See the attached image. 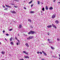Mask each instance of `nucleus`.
<instances>
[{
  "label": "nucleus",
  "mask_w": 60,
  "mask_h": 60,
  "mask_svg": "<svg viewBox=\"0 0 60 60\" xmlns=\"http://www.w3.org/2000/svg\"><path fill=\"white\" fill-rule=\"evenodd\" d=\"M55 23L56 24H58L59 23V22L57 20H56L55 21Z\"/></svg>",
  "instance_id": "423d86ee"
},
{
  "label": "nucleus",
  "mask_w": 60,
  "mask_h": 60,
  "mask_svg": "<svg viewBox=\"0 0 60 60\" xmlns=\"http://www.w3.org/2000/svg\"><path fill=\"white\" fill-rule=\"evenodd\" d=\"M28 21H29V22H32V21H31V20L30 19H28Z\"/></svg>",
  "instance_id": "ddd939ff"
},
{
  "label": "nucleus",
  "mask_w": 60,
  "mask_h": 60,
  "mask_svg": "<svg viewBox=\"0 0 60 60\" xmlns=\"http://www.w3.org/2000/svg\"><path fill=\"white\" fill-rule=\"evenodd\" d=\"M18 41L19 42V40H18Z\"/></svg>",
  "instance_id": "f704fd0d"
},
{
  "label": "nucleus",
  "mask_w": 60,
  "mask_h": 60,
  "mask_svg": "<svg viewBox=\"0 0 60 60\" xmlns=\"http://www.w3.org/2000/svg\"><path fill=\"white\" fill-rule=\"evenodd\" d=\"M53 2H56V0H53Z\"/></svg>",
  "instance_id": "72a5a7b5"
},
{
  "label": "nucleus",
  "mask_w": 60,
  "mask_h": 60,
  "mask_svg": "<svg viewBox=\"0 0 60 60\" xmlns=\"http://www.w3.org/2000/svg\"><path fill=\"white\" fill-rule=\"evenodd\" d=\"M55 17H56V15L55 14L53 15L52 16V19H54L55 18Z\"/></svg>",
  "instance_id": "20e7f679"
},
{
  "label": "nucleus",
  "mask_w": 60,
  "mask_h": 60,
  "mask_svg": "<svg viewBox=\"0 0 60 60\" xmlns=\"http://www.w3.org/2000/svg\"><path fill=\"white\" fill-rule=\"evenodd\" d=\"M1 42H0V44H1Z\"/></svg>",
  "instance_id": "4d7b16f0"
},
{
  "label": "nucleus",
  "mask_w": 60,
  "mask_h": 60,
  "mask_svg": "<svg viewBox=\"0 0 60 60\" xmlns=\"http://www.w3.org/2000/svg\"><path fill=\"white\" fill-rule=\"evenodd\" d=\"M48 41H49L50 40H49V39H48Z\"/></svg>",
  "instance_id": "09e8293b"
},
{
  "label": "nucleus",
  "mask_w": 60,
  "mask_h": 60,
  "mask_svg": "<svg viewBox=\"0 0 60 60\" xmlns=\"http://www.w3.org/2000/svg\"><path fill=\"white\" fill-rule=\"evenodd\" d=\"M42 11H44V8H42Z\"/></svg>",
  "instance_id": "aec40b11"
},
{
  "label": "nucleus",
  "mask_w": 60,
  "mask_h": 60,
  "mask_svg": "<svg viewBox=\"0 0 60 60\" xmlns=\"http://www.w3.org/2000/svg\"><path fill=\"white\" fill-rule=\"evenodd\" d=\"M34 38L33 36H30L27 38V39L28 40H30V39H32V38Z\"/></svg>",
  "instance_id": "f03ea898"
},
{
  "label": "nucleus",
  "mask_w": 60,
  "mask_h": 60,
  "mask_svg": "<svg viewBox=\"0 0 60 60\" xmlns=\"http://www.w3.org/2000/svg\"><path fill=\"white\" fill-rule=\"evenodd\" d=\"M10 55V56H11V55Z\"/></svg>",
  "instance_id": "052dcab7"
},
{
  "label": "nucleus",
  "mask_w": 60,
  "mask_h": 60,
  "mask_svg": "<svg viewBox=\"0 0 60 60\" xmlns=\"http://www.w3.org/2000/svg\"><path fill=\"white\" fill-rule=\"evenodd\" d=\"M23 8H24V9H25V10H26V7H24Z\"/></svg>",
  "instance_id": "c85d7f7f"
},
{
  "label": "nucleus",
  "mask_w": 60,
  "mask_h": 60,
  "mask_svg": "<svg viewBox=\"0 0 60 60\" xmlns=\"http://www.w3.org/2000/svg\"><path fill=\"white\" fill-rule=\"evenodd\" d=\"M11 13H16V12H15V11H11Z\"/></svg>",
  "instance_id": "39448f33"
},
{
  "label": "nucleus",
  "mask_w": 60,
  "mask_h": 60,
  "mask_svg": "<svg viewBox=\"0 0 60 60\" xmlns=\"http://www.w3.org/2000/svg\"><path fill=\"white\" fill-rule=\"evenodd\" d=\"M51 49H55L53 47H51Z\"/></svg>",
  "instance_id": "6ab92c4d"
},
{
  "label": "nucleus",
  "mask_w": 60,
  "mask_h": 60,
  "mask_svg": "<svg viewBox=\"0 0 60 60\" xmlns=\"http://www.w3.org/2000/svg\"><path fill=\"white\" fill-rule=\"evenodd\" d=\"M25 54L26 55H28V53L27 52H26Z\"/></svg>",
  "instance_id": "b1692460"
},
{
  "label": "nucleus",
  "mask_w": 60,
  "mask_h": 60,
  "mask_svg": "<svg viewBox=\"0 0 60 60\" xmlns=\"http://www.w3.org/2000/svg\"><path fill=\"white\" fill-rule=\"evenodd\" d=\"M33 6V4L31 5V7H32Z\"/></svg>",
  "instance_id": "4c0bfd02"
},
{
  "label": "nucleus",
  "mask_w": 60,
  "mask_h": 60,
  "mask_svg": "<svg viewBox=\"0 0 60 60\" xmlns=\"http://www.w3.org/2000/svg\"><path fill=\"white\" fill-rule=\"evenodd\" d=\"M6 6V7H8V8H11V7H10V6H9V5H5Z\"/></svg>",
  "instance_id": "9b49d317"
},
{
  "label": "nucleus",
  "mask_w": 60,
  "mask_h": 60,
  "mask_svg": "<svg viewBox=\"0 0 60 60\" xmlns=\"http://www.w3.org/2000/svg\"><path fill=\"white\" fill-rule=\"evenodd\" d=\"M18 36H19V34H18Z\"/></svg>",
  "instance_id": "864d4df0"
},
{
  "label": "nucleus",
  "mask_w": 60,
  "mask_h": 60,
  "mask_svg": "<svg viewBox=\"0 0 60 60\" xmlns=\"http://www.w3.org/2000/svg\"><path fill=\"white\" fill-rule=\"evenodd\" d=\"M12 30V29H10L9 30V31H11Z\"/></svg>",
  "instance_id": "58836bf2"
},
{
  "label": "nucleus",
  "mask_w": 60,
  "mask_h": 60,
  "mask_svg": "<svg viewBox=\"0 0 60 60\" xmlns=\"http://www.w3.org/2000/svg\"><path fill=\"white\" fill-rule=\"evenodd\" d=\"M30 12L31 13H34V11H31Z\"/></svg>",
  "instance_id": "393cba45"
},
{
  "label": "nucleus",
  "mask_w": 60,
  "mask_h": 60,
  "mask_svg": "<svg viewBox=\"0 0 60 60\" xmlns=\"http://www.w3.org/2000/svg\"><path fill=\"white\" fill-rule=\"evenodd\" d=\"M21 27H22V25H20L19 26V28H21Z\"/></svg>",
  "instance_id": "a211bd4d"
},
{
  "label": "nucleus",
  "mask_w": 60,
  "mask_h": 60,
  "mask_svg": "<svg viewBox=\"0 0 60 60\" xmlns=\"http://www.w3.org/2000/svg\"><path fill=\"white\" fill-rule=\"evenodd\" d=\"M38 4H40V1H38Z\"/></svg>",
  "instance_id": "5701e85b"
},
{
  "label": "nucleus",
  "mask_w": 60,
  "mask_h": 60,
  "mask_svg": "<svg viewBox=\"0 0 60 60\" xmlns=\"http://www.w3.org/2000/svg\"><path fill=\"white\" fill-rule=\"evenodd\" d=\"M37 54H39V53H40V52H37Z\"/></svg>",
  "instance_id": "7c9ffc66"
},
{
  "label": "nucleus",
  "mask_w": 60,
  "mask_h": 60,
  "mask_svg": "<svg viewBox=\"0 0 60 60\" xmlns=\"http://www.w3.org/2000/svg\"><path fill=\"white\" fill-rule=\"evenodd\" d=\"M4 10H6V11H7V8H6L4 9Z\"/></svg>",
  "instance_id": "c756f323"
},
{
  "label": "nucleus",
  "mask_w": 60,
  "mask_h": 60,
  "mask_svg": "<svg viewBox=\"0 0 60 60\" xmlns=\"http://www.w3.org/2000/svg\"><path fill=\"white\" fill-rule=\"evenodd\" d=\"M40 3L41 4H43V3L42 2H41Z\"/></svg>",
  "instance_id": "37998d69"
},
{
  "label": "nucleus",
  "mask_w": 60,
  "mask_h": 60,
  "mask_svg": "<svg viewBox=\"0 0 60 60\" xmlns=\"http://www.w3.org/2000/svg\"><path fill=\"white\" fill-rule=\"evenodd\" d=\"M3 33H4L5 32V31H4V30H3Z\"/></svg>",
  "instance_id": "c03bdc74"
},
{
  "label": "nucleus",
  "mask_w": 60,
  "mask_h": 60,
  "mask_svg": "<svg viewBox=\"0 0 60 60\" xmlns=\"http://www.w3.org/2000/svg\"><path fill=\"white\" fill-rule=\"evenodd\" d=\"M30 27H31V28H33V27L32 26H30Z\"/></svg>",
  "instance_id": "49530a36"
},
{
  "label": "nucleus",
  "mask_w": 60,
  "mask_h": 60,
  "mask_svg": "<svg viewBox=\"0 0 60 60\" xmlns=\"http://www.w3.org/2000/svg\"><path fill=\"white\" fill-rule=\"evenodd\" d=\"M42 53H43L44 54V55H45V56H47V54H46V53L45 52H44V51H42Z\"/></svg>",
  "instance_id": "6e6552de"
},
{
  "label": "nucleus",
  "mask_w": 60,
  "mask_h": 60,
  "mask_svg": "<svg viewBox=\"0 0 60 60\" xmlns=\"http://www.w3.org/2000/svg\"><path fill=\"white\" fill-rule=\"evenodd\" d=\"M5 15V14H4V15Z\"/></svg>",
  "instance_id": "bf43d9fd"
},
{
  "label": "nucleus",
  "mask_w": 60,
  "mask_h": 60,
  "mask_svg": "<svg viewBox=\"0 0 60 60\" xmlns=\"http://www.w3.org/2000/svg\"><path fill=\"white\" fill-rule=\"evenodd\" d=\"M57 41H59L60 40V39L58 38L57 39Z\"/></svg>",
  "instance_id": "a878e982"
},
{
  "label": "nucleus",
  "mask_w": 60,
  "mask_h": 60,
  "mask_svg": "<svg viewBox=\"0 0 60 60\" xmlns=\"http://www.w3.org/2000/svg\"><path fill=\"white\" fill-rule=\"evenodd\" d=\"M47 34H48V35H49V33H48Z\"/></svg>",
  "instance_id": "de8ad7c7"
},
{
  "label": "nucleus",
  "mask_w": 60,
  "mask_h": 60,
  "mask_svg": "<svg viewBox=\"0 0 60 60\" xmlns=\"http://www.w3.org/2000/svg\"><path fill=\"white\" fill-rule=\"evenodd\" d=\"M25 45L27 47H29V45H28V44L27 43H26L25 44Z\"/></svg>",
  "instance_id": "9d476101"
},
{
  "label": "nucleus",
  "mask_w": 60,
  "mask_h": 60,
  "mask_svg": "<svg viewBox=\"0 0 60 60\" xmlns=\"http://www.w3.org/2000/svg\"><path fill=\"white\" fill-rule=\"evenodd\" d=\"M41 15H43V14H42V13H41Z\"/></svg>",
  "instance_id": "3c124183"
},
{
  "label": "nucleus",
  "mask_w": 60,
  "mask_h": 60,
  "mask_svg": "<svg viewBox=\"0 0 60 60\" xmlns=\"http://www.w3.org/2000/svg\"><path fill=\"white\" fill-rule=\"evenodd\" d=\"M12 39V38H10V41H11Z\"/></svg>",
  "instance_id": "412c9836"
},
{
  "label": "nucleus",
  "mask_w": 60,
  "mask_h": 60,
  "mask_svg": "<svg viewBox=\"0 0 60 60\" xmlns=\"http://www.w3.org/2000/svg\"><path fill=\"white\" fill-rule=\"evenodd\" d=\"M49 9L50 10H52V9H53V7H50L49 8Z\"/></svg>",
  "instance_id": "dca6fc26"
},
{
  "label": "nucleus",
  "mask_w": 60,
  "mask_h": 60,
  "mask_svg": "<svg viewBox=\"0 0 60 60\" xmlns=\"http://www.w3.org/2000/svg\"><path fill=\"white\" fill-rule=\"evenodd\" d=\"M40 54H42V52H40Z\"/></svg>",
  "instance_id": "473e14b6"
},
{
  "label": "nucleus",
  "mask_w": 60,
  "mask_h": 60,
  "mask_svg": "<svg viewBox=\"0 0 60 60\" xmlns=\"http://www.w3.org/2000/svg\"><path fill=\"white\" fill-rule=\"evenodd\" d=\"M1 53L3 55H4L5 54V52L4 51H2L1 52Z\"/></svg>",
  "instance_id": "f8f14e48"
},
{
  "label": "nucleus",
  "mask_w": 60,
  "mask_h": 60,
  "mask_svg": "<svg viewBox=\"0 0 60 60\" xmlns=\"http://www.w3.org/2000/svg\"><path fill=\"white\" fill-rule=\"evenodd\" d=\"M59 59L60 60V58H59Z\"/></svg>",
  "instance_id": "603ef678"
},
{
  "label": "nucleus",
  "mask_w": 60,
  "mask_h": 60,
  "mask_svg": "<svg viewBox=\"0 0 60 60\" xmlns=\"http://www.w3.org/2000/svg\"><path fill=\"white\" fill-rule=\"evenodd\" d=\"M41 13H42V11H41Z\"/></svg>",
  "instance_id": "a18cd8bd"
},
{
  "label": "nucleus",
  "mask_w": 60,
  "mask_h": 60,
  "mask_svg": "<svg viewBox=\"0 0 60 60\" xmlns=\"http://www.w3.org/2000/svg\"><path fill=\"white\" fill-rule=\"evenodd\" d=\"M57 3H58V4H60V2H58Z\"/></svg>",
  "instance_id": "ea45409f"
},
{
  "label": "nucleus",
  "mask_w": 60,
  "mask_h": 60,
  "mask_svg": "<svg viewBox=\"0 0 60 60\" xmlns=\"http://www.w3.org/2000/svg\"><path fill=\"white\" fill-rule=\"evenodd\" d=\"M59 56L60 57V54H59Z\"/></svg>",
  "instance_id": "8fccbe9b"
},
{
  "label": "nucleus",
  "mask_w": 60,
  "mask_h": 60,
  "mask_svg": "<svg viewBox=\"0 0 60 60\" xmlns=\"http://www.w3.org/2000/svg\"><path fill=\"white\" fill-rule=\"evenodd\" d=\"M50 53H52V52H51Z\"/></svg>",
  "instance_id": "6e6d98bb"
},
{
  "label": "nucleus",
  "mask_w": 60,
  "mask_h": 60,
  "mask_svg": "<svg viewBox=\"0 0 60 60\" xmlns=\"http://www.w3.org/2000/svg\"><path fill=\"white\" fill-rule=\"evenodd\" d=\"M47 27L48 28H50V27H52V25H49L47 26Z\"/></svg>",
  "instance_id": "0eeeda50"
},
{
  "label": "nucleus",
  "mask_w": 60,
  "mask_h": 60,
  "mask_svg": "<svg viewBox=\"0 0 60 60\" xmlns=\"http://www.w3.org/2000/svg\"><path fill=\"white\" fill-rule=\"evenodd\" d=\"M34 33H35V32L33 31H30V32L28 33V34H34Z\"/></svg>",
  "instance_id": "f257e3e1"
},
{
  "label": "nucleus",
  "mask_w": 60,
  "mask_h": 60,
  "mask_svg": "<svg viewBox=\"0 0 60 60\" xmlns=\"http://www.w3.org/2000/svg\"><path fill=\"white\" fill-rule=\"evenodd\" d=\"M16 45H19V43H18V42H17L16 43Z\"/></svg>",
  "instance_id": "2f4dec72"
},
{
  "label": "nucleus",
  "mask_w": 60,
  "mask_h": 60,
  "mask_svg": "<svg viewBox=\"0 0 60 60\" xmlns=\"http://www.w3.org/2000/svg\"><path fill=\"white\" fill-rule=\"evenodd\" d=\"M4 40H5L6 41H7V39H6L5 38Z\"/></svg>",
  "instance_id": "79ce46f5"
},
{
  "label": "nucleus",
  "mask_w": 60,
  "mask_h": 60,
  "mask_svg": "<svg viewBox=\"0 0 60 60\" xmlns=\"http://www.w3.org/2000/svg\"><path fill=\"white\" fill-rule=\"evenodd\" d=\"M45 9L46 10H48V8L47 6H46L45 7Z\"/></svg>",
  "instance_id": "2eb2a0df"
},
{
  "label": "nucleus",
  "mask_w": 60,
  "mask_h": 60,
  "mask_svg": "<svg viewBox=\"0 0 60 60\" xmlns=\"http://www.w3.org/2000/svg\"><path fill=\"white\" fill-rule=\"evenodd\" d=\"M19 60H24V59H20Z\"/></svg>",
  "instance_id": "c9c22d12"
},
{
  "label": "nucleus",
  "mask_w": 60,
  "mask_h": 60,
  "mask_svg": "<svg viewBox=\"0 0 60 60\" xmlns=\"http://www.w3.org/2000/svg\"><path fill=\"white\" fill-rule=\"evenodd\" d=\"M11 44L12 45H14V44H13V43L12 42H11Z\"/></svg>",
  "instance_id": "f3484780"
},
{
  "label": "nucleus",
  "mask_w": 60,
  "mask_h": 60,
  "mask_svg": "<svg viewBox=\"0 0 60 60\" xmlns=\"http://www.w3.org/2000/svg\"><path fill=\"white\" fill-rule=\"evenodd\" d=\"M2 6L3 7V8H5V6Z\"/></svg>",
  "instance_id": "a19ab883"
},
{
  "label": "nucleus",
  "mask_w": 60,
  "mask_h": 60,
  "mask_svg": "<svg viewBox=\"0 0 60 60\" xmlns=\"http://www.w3.org/2000/svg\"><path fill=\"white\" fill-rule=\"evenodd\" d=\"M52 26L53 27H54L55 28V29H56V27L55 25L54 24H52Z\"/></svg>",
  "instance_id": "7ed1b4c3"
},
{
  "label": "nucleus",
  "mask_w": 60,
  "mask_h": 60,
  "mask_svg": "<svg viewBox=\"0 0 60 60\" xmlns=\"http://www.w3.org/2000/svg\"><path fill=\"white\" fill-rule=\"evenodd\" d=\"M14 7H15V8H17V7H18V6H14Z\"/></svg>",
  "instance_id": "cd10ccee"
},
{
  "label": "nucleus",
  "mask_w": 60,
  "mask_h": 60,
  "mask_svg": "<svg viewBox=\"0 0 60 60\" xmlns=\"http://www.w3.org/2000/svg\"><path fill=\"white\" fill-rule=\"evenodd\" d=\"M24 58H29V57L27 56H24Z\"/></svg>",
  "instance_id": "1a4fd4ad"
},
{
  "label": "nucleus",
  "mask_w": 60,
  "mask_h": 60,
  "mask_svg": "<svg viewBox=\"0 0 60 60\" xmlns=\"http://www.w3.org/2000/svg\"><path fill=\"white\" fill-rule=\"evenodd\" d=\"M26 52L25 51H23L22 52V53H24L25 54H26Z\"/></svg>",
  "instance_id": "4be33fe9"
},
{
  "label": "nucleus",
  "mask_w": 60,
  "mask_h": 60,
  "mask_svg": "<svg viewBox=\"0 0 60 60\" xmlns=\"http://www.w3.org/2000/svg\"><path fill=\"white\" fill-rule=\"evenodd\" d=\"M6 35L7 36H9V34H6Z\"/></svg>",
  "instance_id": "bb28decb"
},
{
  "label": "nucleus",
  "mask_w": 60,
  "mask_h": 60,
  "mask_svg": "<svg viewBox=\"0 0 60 60\" xmlns=\"http://www.w3.org/2000/svg\"><path fill=\"white\" fill-rule=\"evenodd\" d=\"M49 43H50L51 42H49Z\"/></svg>",
  "instance_id": "5fc2aeb1"
},
{
  "label": "nucleus",
  "mask_w": 60,
  "mask_h": 60,
  "mask_svg": "<svg viewBox=\"0 0 60 60\" xmlns=\"http://www.w3.org/2000/svg\"><path fill=\"white\" fill-rule=\"evenodd\" d=\"M15 1H16L17 2H18L19 1L18 0H15Z\"/></svg>",
  "instance_id": "e433bc0d"
},
{
  "label": "nucleus",
  "mask_w": 60,
  "mask_h": 60,
  "mask_svg": "<svg viewBox=\"0 0 60 60\" xmlns=\"http://www.w3.org/2000/svg\"><path fill=\"white\" fill-rule=\"evenodd\" d=\"M33 2V0H31V1H30V2H29V4H31V3H32Z\"/></svg>",
  "instance_id": "4468645a"
},
{
  "label": "nucleus",
  "mask_w": 60,
  "mask_h": 60,
  "mask_svg": "<svg viewBox=\"0 0 60 60\" xmlns=\"http://www.w3.org/2000/svg\"><path fill=\"white\" fill-rule=\"evenodd\" d=\"M52 57H54V56H52Z\"/></svg>",
  "instance_id": "13d9d810"
}]
</instances>
